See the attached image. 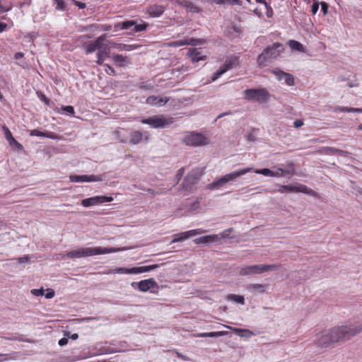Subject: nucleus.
<instances>
[{
	"label": "nucleus",
	"mask_w": 362,
	"mask_h": 362,
	"mask_svg": "<svg viewBox=\"0 0 362 362\" xmlns=\"http://www.w3.org/2000/svg\"><path fill=\"white\" fill-rule=\"evenodd\" d=\"M361 332L362 324L336 327L320 333L317 337V344L320 346L326 347L341 340L349 339Z\"/></svg>",
	"instance_id": "f257e3e1"
},
{
	"label": "nucleus",
	"mask_w": 362,
	"mask_h": 362,
	"mask_svg": "<svg viewBox=\"0 0 362 362\" xmlns=\"http://www.w3.org/2000/svg\"><path fill=\"white\" fill-rule=\"evenodd\" d=\"M124 250V248L120 247H86L80 248L75 250L69 251L64 255L65 257L70 259H78L81 257H90L93 255H104L108 253L116 252L118 251Z\"/></svg>",
	"instance_id": "f03ea898"
},
{
	"label": "nucleus",
	"mask_w": 362,
	"mask_h": 362,
	"mask_svg": "<svg viewBox=\"0 0 362 362\" xmlns=\"http://www.w3.org/2000/svg\"><path fill=\"white\" fill-rule=\"evenodd\" d=\"M284 47L279 42H274L265 48L257 57V63L261 66L268 64L269 60L276 58L284 51Z\"/></svg>",
	"instance_id": "7ed1b4c3"
},
{
	"label": "nucleus",
	"mask_w": 362,
	"mask_h": 362,
	"mask_svg": "<svg viewBox=\"0 0 362 362\" xmlns=\"http://www.w3.org/2000/svg\"><path fill=\"white\" fill-rule=\"evenodd\" d=\"M252 170V168H245L243 169H240L235 171H233L230 173L226 174L221 177H220L218 180L213 182L212 183L209 185V189L217 188L219 189L223 187L226 184L234 182L237 180L242 175H245L246 173L250 172Z\"/></svg>",
	"instance_id": "20e7f679"
},
{
	"label": "nucleus",
	"mask_w": 362,
	"mask_h": 362,
	"mask_svg": "<svg viewBox=\"0 0 362 362\" xmlns=\"http://www.w3.org/2000/svg\"><path fill=\"white\" fill-rule=\"evenodd\" d=\"M280 268L278 264H253L245 265L242 267L239 271V274L242 276H247L252 274H260L264 272L276 271Z\"/></svg>",
	"instance_id": "39448f33"
},
{
	"label": "nucleus",
	"mask_w": 362,
	"mask_h": 362,
	"mask_svg": "<svg viewBox=\"0 0 362 362\" xmlns=\"http://www.w3.org/2000/svg\"><path fill=\"white\" fill-rule=\"evenodd\" d=\"M243 93L247 101L260 104L267 103L270 98L269 93L265 88H249L245 90Z\"/></svg>",
	"instance_id": "423d86ee"
},
{
	"label": "nucleus",
	"mask_w": 362,
	"mask_h": 362,
	"mask_svg": "<svg viewBox=\"0 0 362 362\" xmlns=\"http://www.w3.org/2000/svg\"><path fill=\"white\" fill-rule=\"evenodd\" d=\"M148 24L146 23L137 24L135 21L129 20L116 23L115 25V31L132 29L133 33H139L145 30Z\"/></svg>",
	"instance_id": "0eeeda50"
},
{
	"label": "nucleus",
	"mask_w": 362,
	"mask_h": 362,
	"mask_svg": "<svg viewBox=\"0 0 362 362\" xmlns=\"http://www.w3.org/2000/svg\"><path fill=\"white\" fill-rule=\"evenodd\" d=\"M188 146H199L208 144L209 141L207 137L200 133L190 132L183 139Z\"/></svg>",
	"instance_id": "6e6552de"
},
{
	"label": "nucleus",
	"mask_w": 362,
	"mask_h": 362,
	"mask_svg": "<svg viewBox=\"0 0 362 362\" xmlns=\"http://www.w3.org/2000/svg\"><path fill=\"white\" fill-rule=\"evenodd\" d=\"M141 122L142 124H148L153 128H163L170 123L169 119L161 116H153L143 119Z\"/></svg>",
	"instance_id": "1a4fd4ad"
},
{
	"label": "nucleus",
	"mask_w": 362,
	"mask_h": 362,
	"mask_svg": "<svg viewBox=\"0 0 362 362\" xmlns=\"http://www.w3.org/2000/svg\"><path fill=\"white\" fill-rule=\"evenodd\" d=\"M113 201L112 197L107 196H95L90 198L84 199L81 201V204L84 207H90L92 206L99 205L105 202H111Z\"/></svg>",
	"instance_id": "9d476101"
},
{
	"label": "nucleus",
	"mask_w": 362,
	"mask_h": 362,
	"mask_svg": "<svg viewBox=\"0 0 362 362\" xmlns=\"http://www.w3.org/2000/svg\"><path fill=\"white\" fill-rule=\"evenodd\" d=\"M69 180L73 182H100L103 180V176L101 175H72L69 176Z\"/></svg>",
	"instance_id": "9b49d317"
},
{
	"label": "nucleus",
	"mask_w": 362,
	"mask_h": 362,
	"mask_svg": "<svg viewBox=\"0 0 362 362\" xmlns=\"http://www.w3.org/2000/svg\"><path fill=\"white\" fill-rule=\"evenodd\" d=\"M106 35H102L98 37L95 41L91 42L88 44H83V49L85 50L86 54H90L95 52L96 49L99 50L102 48L103 42L105 40Z\"/></svg>",
	"instance_id": "f8f14e48"
},
{
	"label": "nucleus",
	"mask_w": 362,
	"mask_h": 362,
	"mask_svg": "<svg viewBox=\"0 0 362 362\" xmlns=\"http://www.w3.org/2000/svg\"><path fill=\"white\" fill-rule=\"evenodd\" d=\"M2 129L4 133V136L11 148L13 151H22L23 149V145L14 139L9 129L5 125L3 126Z\"/></svg>",
	"instance_id": "ddd939ff"
},
{
	"label": "nucleus",
	"mask_w": 362,
	"mask_h": 362,
	"mask_svg": "<svg viewBox=\"0 0 362 362\" xmlns=\"http://www.w3.org/2000/svg\"><path fill=\"white\" fill-rule=\"evenodd\" d=\"M237 65L236 59H230L226 61L224 64H223L213 75L211 78L212 81H215L217 80L221 75L225 74L230 69L235 67Z\"/></svg>",
	"instance_id": "4468645a"
},
{
	"label": "nucleus",
	"mask_w": 362,
	"mask_h": 362,
	"mask_svg": "<svg viewBox=\"0 0 362 362\" xmlns=\"http://www.w3.org/2000/svg\"><path fill=\"white\" fill-rule=\"evenodd\" d=\"M132 286L135 288H138L141 292H146L150 288L156 286L157 283L153 279L151 278L139 282H133Z\"/></svg>",
	"instance_id": "2eb2a0df"
},
{
	"label": "nucleus",
	"mask_w": 362,
	"mask_h": 362,
	"mask_svg": "<svg viewBox=\"0 0 362 362\" xmlns=\"http://www.w3.org/2000/svg\"><path fill=\"white\" fill-rule=\"evenodd\" d=\"M203 231L201 229H194L187 230L183 233H177L173 235L172 243L182 242L190 237L202 233Z\"/></svg>",
	"instance_id": "dca6fc26"
},
{
	"label": "nucleus",
	"mask_w": 362,
	"mask_h": 362,
	"mask_svg": "<svg viewBox=\"0 0 362 362\" xmlns=\"http://www.w3.org/2000/svg\"><path fill=\"white\" fill-rule=\"evenodd\" d=\"M165 9L163 5L152 4L148 7L147 13L152 18H158L164 13Z\"/></svg>",
	"instance_id": "f3484780"
},
{
	"label": "nucleus",
	"mask_w": 362,
	"mask_h": 362,
	"mask_svg": "<svg viewBox=\"0 0 362 362\" xmlns=\"http://www.w3.org/2000/svg\"><path fill=\"white\" fill-rule=\"evenodd\" d=\"M169 101L167 97L151 95L146 98V103L150 105H155L157 107H162Z\"/></svg>",
	"instance_id": "a211bd4d"
},
{
	"label": "nucleus",
	"mask_w": 362,
	"mask_h": 362,
	"mask_svg": "<svg viewBox=\"0 0 362 362\" xmlns=\"http://www.w3.org/2000/svg\"><path fill=\"white\" fill-rule=\"evenodd\" d=\"M176 4L180 5V6L185 8L187 11L191 13H200L202 11V8L199 6L194 5L192 1L188 0H175Z\"/></svg>",
	"instance_id": "6ab92c4d"
},
{
	"label": "nucleus",
	"mask_w": 362,
	"mask_h": 362,
	"mask_svg": "<svg viewBox=\"0 0 362 362\" xmlns=\"http://www.w3.org/2000/svg\"><path fill=\"white\" fill-rule=\"evenodd\" d=\"M197 176L194 173H191L185 177L182 182V187L186 190H192L197 184Z\"/></svg>",
	"instance_id": "aec40b11"
},
{
	"label": "nucleus",
	"mask_w": 362,
	"mask_h": 362,
	"mask_svg": "<svg viewBox=\"0 0 362 362\" xmlns=\"http://www.w3.org/2000/svg\"><path fill=\"white\" fill-rule=\"evenodd\" d=\"M187 55L193 62H197L205 59L206 57L202 54L200 49L191 48L187 52Z\"/></svg>",
	"instance_id": "412c9836"
},
{
	"label": "nucleus",
	"mask_w": 362,
	"mask_h": 362,
	"mask_svg": "<svg viewBox=\"0 0 362 362\" xmlns=\"http://www.w3.org/2000/svg\"><path fill=\"white\" fill-rule=\"evenodd\" d=\"M306 189H307V187L304 185H301L299 187H295L293 185H281L279 189V192L281 193H284L286 191L291 192H305Z\"/></svg>",
	"instance_id": "4be33fe9"
},
{
	"label": "nucleus",
	"mask_w": 362,
	"mask_h": 362,
	"mask_svg": "<svg viewBox=\"0 0 362 362\" xmlns=\"http://www.w3.org/2000/svg\"><path fill=\"white\" fill-rule=\"evenodd\" d=\"M112 59L115 64L120 67L125 66L129 63V59L127 57H124L119 54H112Z\"/></svg>",
	"instance_id": "5701e85b"
},
{
	"label": "nucleus",
	"mask_w": 362,
	"mask_h": 362,
	"mask_svg": "<svg viewBox=\"0 0 362 362\" xmlns=\"http://www.w3.org/2000/svg\"><path fill=\"white\" fill-rule=\"evenodd\" d=\"M218 240H219V238H218V235H213L202 236L200 238H196L194 241L197 244H199V243L206 244V243L216 242Z\"/></svg>",
	"instance_id": "b1692460"
},
{
	"label": "nucleus",
	"mask_w": 362,
	"mask_h": 362,
	"mask_svg": "<svg viewBox=\"0 0 362 362\" xmlns=\"http://www.w3.org/2000/svg\"><path fill=\"white\" fill-rule=\"evenodd\" d=\"M226 327L233 330L237 335H238L240 337H250L254 335V333L249 329L232 327L230 326Z\"/></svg>",
	"instance_id": "393cba45"
},
{
	"label": "nucleus",
	"mask_w": 362,
	"mask_h": 362,
	"mask_svg": "<svg viewBox=\"0 0 362 362\" xmlns=\"http://www.w3.org/2000/svg\"><path fill=\"white\" fill-rule=\"evenodd\" d=\"M266 285L261 284H248L246 287L247 290L251 293H263L265 292Z\"/></svg>",
	"instance_id": "a878e982"
},
{
	"label": "nucleus",
	"mask_w": 362,
	"mask_h": 362,
	"mask_svg": "<svg viewBox=\"0 0 362 362\" xmlns=\"http://www.w3.org/2000/svg\"><path fill=\"white\" fill-rule=\"evenodd\" d=\"M160 267V264H152L148 266H142L134 267L133 272L135 274H141L144 272H148L152 270H154Z\"/></svg>",
	"instance_id": "bb28decb"
},
{
	"label": "nucleus",
	"mask_w": 362,
	"mask_h": 362,
	"mask_svg": "<svg viewBox=\"0 0 362 362\" xmlns=\"http://www.w3.org/2000/svg\"><path fill=\"white\" fill-rule=\"evenodd\" d=\"M110 50H107L105 48L103 49V47L98 50L97 53V61L96 63L99 65H103V62L105 58L110 57Z\"/></svg>",
	"instance_id": "cd10ccee"
},
{
	"label": "nucleus",
	"mask_w": 362,
	"mask_h": 362,
	"mask_svg": "<svg viewBox=\"0 0 362 362\" xmlns=\"http://www.w3.org/2000/svg\"><path fill=\"white\" fill-rule=\"evenodd\" d=\"M142 137L143 134L140 131H134L131 132L129 136L130 143L132 144H137L141 141Z\"/></svg>",
	"instance_id": "c85d7f7f"
},
{
	"label": "nucleus",
	"mask_w": 362,
	"mask_h": 362,
	"mask_svg": "<svg viewBox=\"0 0 362 362\" xmlns=\"http://www.w3.org/2000/svg\"><path fill=\"white\" fill-rule=\"evenodd\" d=\"M227 332H202L197 334L198 337H219L226 334Z\"/></svg>",
	"instance_id": "c756f323"
},
{
	"label": "nucleus",
	"mask_w": 362,
	"mask_h": 362,
	"mask_svg": "<svg viewBox=\"0 0 362 362\" xmlns=\"http://www.w3.org/2000/svg\"><path fill=\"white\" fill-rule=\"evenodd\" d=\"M288 45L291 47V49L293 50H296L298 52H304L303 45L300 42H299L296 40H290L288 41Z\"/></svg>",
	"instance_id": "7c9ffc66"
},
{
	"label": "nucleus",
	"mask_w": 362,
	"mask_h": 362,
	"mask_svg": "<svg viewBox=\"0 0 362 362\" xmlns=\"http://www.w3.org/2000/svg\"><path fill=\"white\" fill-rule=\"evenodd\" d=\"M114 45L117 47V49H119L120 51H123V50L132 51L139 47V45H127V44H122V43L114 44Z\"/></svg>",
	"instance_id": "2f4dec72"
},
{
	"label": "nucleus",
	"mask_w": 362,
	"mask_h": 362,
	"mask_svg": "<svg viewBox=\"0 0 362 362\" xmlns=\"http://www.w3.org/2000/svg\"><path fill=\"white\" fill-rule=\"evenodd\" d=\"M227 300L234 301L241 305L245 304V298L243 296L240 295L230 294L227 296Z\"/></svg>",
	"instance_id": "473e14b6"
},
{
	"label": "nucleus",
	"mask_w": 362,
	"mask_h": 362,
	"mask_svg": "<svg viewBox=\"0 0 362 362\" xmlns=\"http://www.w3.org/2000/svg\"><path fill=\"white\" fill-rule=\"evenodd\" d=\"M134 267L132 268H124V267H118L115 269L111 271L112 274H134L133 272Z\"/></svg>",
	"instance_id": "72a5a7b5"
},
{
	"label": "nucleus",
	"mask_w": 362,
	"mask_h": 362,
	"mask_svg": "<svg viewBox=\"0 0 362 362\" xmlns=\"http://www.w3.org/2000/svg\"><path fill=\"white\" fill-rule=\"evenodd\" d=\"M327 151L330 154H339L341 156H346L349 155V152L334 147H328Z\"/></svg>",
	"instance_id": "f704fd0d"
},
{
	"label": "nucleus",
	"mask_w": 362,
	"mask_h": 362,
	"mask_svg": "<svg viewBox=\"0 0 362 362\" xmlns=\"http://www.w3.org/2000/svg\"><path fill=\"white\" fill-rule=\"evenodd\" d=\"M36 95L37 98L43 102L47 106L50 107L52 105L54 104L53 102H52L49 98H47L45 95L42 91H37Z\"/></svg>",
	"instance_id": "c9c22d12"
},
{
	"label": "nucleus",
	"mask_w": 362,
	"mask_h": 362,
	"mask_svg": "<svg viewBox=\"0 0 362 362\" xmlns=\"http://www.w3.org/2000/svg\"><path fill=\"white\" fill-rule=\"evenodd\" d=\"M280 74L281 75H284V79L285 81V83L289 86H293L295 82H294V78L293 76L289 74V73H287V72H280Z\"/></svg>",
	"instance_id": "e433bc0d"
},
{
	"label": "nucleus",
	"mask_w": 362,
	"mask_h": 362,
	"mask_svg": "<svg viewBox=\"0 0 362 362\" xmlns=\"http://www.w3.org/2000/svg\"><path fill=\"white\" fill-rule=\"evenodd\" d=\"M194 40L193 38L190 39V42H188L186 40H177V41L172 42L171 45L173 47H179V46H183V45H195L194 43Z\"/></svg>",
	"instance_id": "4c0bfd02"
},
{
	"label": "nucleus",
	"mask_w": 362,
	"mask_h": 362,
	"mask_svg": "<svg viewBox=\"0 0 362 362\" xmlns=\"http://www.w3.org/2000/svg\"><path fill=\"white\" fill-rule=\"evenodd\" d=\"M255 173L257 174H260L268 177H272V175H273V170L269 168L256 169L255 170Z\"/></svg>",
	"instance_id": "58836bf2"
},
{
	"label": "nucleus",
	"mask_w": 362,
	"mask_h": 362,
	"mask_svg": "<svg viewBox=\"0 0 362 362\" xmlns=\"http://www.w3.org/2000/svg\"><path fill=\"white\" fill-rule=\"evenodd\" d=\"M103 66L105 67V71L107 74L111 75V76L116 75L115 70L111 66H110L107 64H103Z\"/></svg>",
	"instance_id": "ea45409f"
},
{
	"label": "nucleus",
	"mask_w": 362,
	"mask_h": 362,
	"mask_svg": "<svg viewBox=\"0 0 362 362\" xmlns=\"http://www.w3.org/2000/svg\"><path fill=\"white\" fill-rule=\"evenodd\" d=\"M62 110L71 115H74L75 113L74 108L71 105H63L62 106Z\"/></svg>",
	"instance_id": "a19ab883"
},
{
	"label": "nucleus",
	"mask_w": 362,
	"mask_h": 362,
	"mask_svg": "<svg viewBox=\"0 0 362 362\" xmlns=\"http://www.w3.org/2000/svg\"><path fill=\"white\" fill-rule=\"evenodd\" d=\"M280 72H284L280 69H274L272 71V73L276 77L279 81H281L284 78V75H281Z\"/></svg>",
	"instance_id": "79ce46f5"
},
{
	"label": "nucleus",
	"mask_w": 362,
	"mask_h": 362,
	"mask_svg": "<svg viewBox=\"0 0 362 362\" xmlns=\"http://www.w3.org/2000/svg\"><path fill=\"white\" fill-rule=\"evenodd\" d=\"M30 259L29 255H24L21 257L13 259V260H16L18 263H24L28 262Z\"/></svg>",
	"instance_id": "37998d69"
},
{
	"label": "nucleus",
	"mask_w": 362,
	"mask_h": 362,
	"mask_svg": "<svg viewBox=\"0 0 362 362\" xmlns=\"http://www.w3.org/2000/svg\"><path fill=\"white\" fill-rule=\"evenodd\" d=\"M139 88L144 90H151L153 88V86L147 82H141L139 84Z\"/></svg>",
	"instance_id": "c03bdc74"
},
{
	"label": "nucleus",
	"mask_w": 362,
	"mask_h": 362,
	"mask_svg": "<svg viewBox=\"0 0 362 362\" xmlns=\"http://www.w3.org/2000/svg\"><path fill=\"white\" fill-rule=\"evenodd\" d=\"M44 133L45 132H40V131H39L37 129H33V130L30 131V136H33L44 137Z\"/></svg>",
	"instance_id": "a18cd8bd"
},
{
	"label": "nucleus",
	"mask_w": 362,
	"mask_h": 362,
	"mask_svg": "<svg viewBox=\"0 0 362 362\" xmlns=\"http://www.w3.org/2000/svg\"><path fill=\"white\" fill-rule=\"evenodd\" d=\"M31 293L35 296H40L44 295V289L42 288L40 289H32Z\"/></svg>",
	"instance_id": "49530a36"
},
{
	"label": "nucleus",
	"mask_w": 362,
	"mask_h": 362,
	"mask_svg": "<svg viewBox=\"0 0 362 362\" xmlns=\"http://www.w3.org/2000/svg\"><path fill=\"white\" fill-rule=\"evenodd\" d=\"M12 8L11 5H3L0 1V11L1 12H8Z\"/></svg>",
	"instance_id": "de8ad7c7"
},
{
	"label": "nucleus",
	"mask_w": 362,
	"mask_h": 362,
	"mask_svg": "<svg viewBox=\"0 0 362 362\" xmlns=\"http://www.w3.org/2000/svg\"><path fill=\"white\" fill-rule=\"evenodd\" d=\"M55 295V293L54 291V290H52V288H49L47 290V293H45V298L47 299H51L52 298H54Z\"/></svg>",
	"instance_id": "09e8293b"
},
{
	"label": "nucleus",
	"mask_w": 362,
	"mask_h": 362,
	"mask_svg": "<svg viewBox=\"0 0 362 362\" xmlns=\"http://www.w3.org/2000/svg\"><path fill=\"white\" fill-rule=\"evenodd\" d=\"M318 9L319 3L318 1H315L311 6V12L313 13V15H315L317 12Z\"/></svg>",
	"instance_id": "8fccbe9b"
},
{
	"label": "nucleus",
	"mask_w": 362,
	"mask_h": 362,
	"mask_svg": "<svg viewBox=\"0 0 362 362\" xmlns=\"http://www.w3.org/2000/svg\"><path fill=\"white\" fill-rule=\"evenodd\" d=\"M199 208V202H192L189 208V211L192 212L196 211Z\"/></svg>",
	"instance_id": "3c124183"
},
{
	"label": "nucleus",
	"mask_w": 362,
	"mask_h": 362,
	"mask_svg": "<svg viewBox=\"0 0 362 362\" xmlns=\"http://www.w3.org/2000/svg\"><path fill=\"white\" fill-rule=\"evenodd\" d=\"M321 10L323 12V14L325 15L328 11V4L326 2L322 1L320 2Z\"/></svg>",
	"instance_id": "603ef678"
},
{
	"label": "nucleus",
	"mask_w": 362,
	"mask_h": 362,
	"mask_svg": "<svg viewBox=\"0 0 362 362\" xmlns=\"http://www.w3.org/2000/svg\"><path fill=\"white\" fill-rule=\"evenodd\" d=\"M303 125V121L302 119H296L293 122V126L296 128H299Z\"/></svg>",
	"instance_id": "864d4df0"
},
{
	"label": "nucleus",
	"mask_w": 362,
	"mask_h": 362,
	"mask_svg": "<svg viewBox=\"0 0 362 362\" xmlns=\"http://www.w3.org/2000/svg\"><path fill=\"white\" fill-rule=\"evenodd\" d=\"M68 341H69V339L67 337H63L61 339H59V345L60 346H64L67 344Z\"/></svg>",
	"instance_id": "5fc2aeb1"
},
{
	"label": "nucleus",
	"mask_w": 362,
	"mask_h": 362,
	"mask_svg": "<svg viewBox=\"0 0 362 362\" xmlns=\"http://www.w3.org/2000/svg\"><path fill=\"white\" fill-rule=\"evenodd\" d=\"M184 172H185L184 168H181L180 169L178 170L177 173L176 175V177H177V180H180L182 178V177L184 174Z\"/></svg>",
	"instance_id": "6e6d98bb"
},
{
	"label": "nucleus",
	"mask_w": 362,
	"mask_h": 362,
	"mask_svg": "<svg viewBox=\"0 0 362 362\" xmlns=\"http://www.w3.org/2000/svg\"><path fill=\"white\" fill-rule=\"evenodd\" d=\"M284 170L283 169L279 168L277 171H273V175L272 177H280L283 175Z\"/></svg>",
	"instance_id": "4d7b16f0"
},
{
	"label": "nucleus",
	"mask_w": 362,
	"mask_h": 362,
	"mask_svg": "<svg viewBox=\"0 0 362 362\" xmlns=\"http://www.w3.org/2000/svg\"><path fill=\"white\" fill-rule=\"evenodd\" d=\"M64 335L69 337V338H70L72 340H76L78 338V334L77 333H74L69 335V332H66Z\"/></svg>",
	"instance_id": "13d9d810"
},
{
	"label": "nucleus",
	"mask_w": 362,
	"mask_h": 362,
	"mask_svg": "<svg viewBox=\"0 0 362 362\" xmlns=\"http://www.w3.org/2000/svg\"><path fill=\"white\" fill-rule=\"evenodd\" d=\"M74 1V4L81 9L85 8L86 7V5L85 3H83L81 1Z\"/></svg>",
	"instance_id": "bf43d9fd"
},
{
	"label": "nucleus",
	"mask_w": 362,
	"mask_h": 362,
	"mask_svg": "<svg viewBox=\"0 0 362 362\" xmlns=\"http://www.w3.org/2000/svg\"><path fill=\"white\" fill-rule=\"evenodd\" d=\"M44 137L54 139H55L56 136H55L54 133H53V132H45Z\"/></svg>",
	"instance_id": "052dcab7"
},
{
	"label": "nucleus",
	"mask_w": 362,
	"mask_h": 362,
	"mask_svg": "<svg viewBox=\"0 0 362 362\" xmlns=\"http://www.w3.org/2000/svg\"><path fill=\"white\" fill-rule=\"evenodd\" d=\"M349 107H337L335 111H339L341 112H349Z\"/></svg>",
	"instance_id": "680f3d73"
},
{
	"label": "nucleus",
	"mask_w": 362,
	"mask_h": 362,
	"mask_svg": "<svg viewBox=\"0 0 362 362\" xmlns=\"http://www.w3.org/2000/svg\"><path fill=\"white\" fill-rule=\"evenodd\" d=\"M23 56H24V54H23V52H16V53L15 54L14 58H15V59H16V60H19V59H21V58H23Z\"/></svg>",
	"instance_id": "e2e57ef3"
},
{
	"label": "nucleus",
	"mask_w": 362,
	"mask_h": 362,
	"mask_svg": "<svg viewBox=\"0 0 362 362\" xmlns=\"http://www.w3.org/2000/svg\"><path fill=\"white\" fill-rule=\"evenodd\" d=\"M7 28L6 23L0 22V33L4 32Z\"/></svg>",
	"instance_id": "0e129e2a"
},
{
	"label": "nucleus",
	"mask_w": 362,
	"mask_h": 362,
	"mask_svg": "<svg viewBox=\"0 0 362 362\" xmlns=\"http://www.w3.org/2000/svg\"><path fill=\"white\" fill-rule=\"evenodd\" d=\"M211 3L218 4V5H222L225 4V0H211Z\"/></svg>",
	"instance_id": "69168bd1"
},
{
	"label": "nucleus",
	"mask_w": 362,
	"mask_h": 362,
	"mask_svg": "<svg viewBox=\"0 0 362 362\" xmlns=\"http://www.w3.org/2000/svg\"><path fill=\"white\" fill-rule=\"evenodd\" d=\"M176 354L178 358L184 360V361H187L188 360V358L185 356H184L183 354L179 353V352H176Z\"/></svg>",
	"instance_id": "338daca9"
},
{
	"label": "nucleus",
	"mask_w": 362,
	"mask_h": 362,
	"mask_svg": "<svg viewBox=\"0 0 362 362\" xmlns=\"http://www.w3.org/2000/svg\"><path fill=\"white\" fill-rule=\"evenodd\" d=\"M6 354H0V362L7 360Z\"/></svg>",
	"instance_id": "774afa93"
}]
</instances>
